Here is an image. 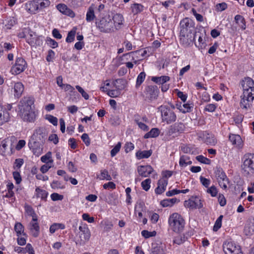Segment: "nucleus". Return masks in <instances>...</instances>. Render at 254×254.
<instances>
[{
    "instance_id": "22",
    "label": "nucleus",
    "mask_w": 254,
    "mask_h": 254,
    "mask_svg": "<svg viewBox=\"0 0 254 254\" xmlns=\"http://www.w3.org/2000/svg\"><path fill=\"white\" fill-rule=\"evenodd\" d=\"M121 80H116L113 81V84L114 85V87L116 88L115 89L109 90L107 92V94L112 98H116L119 97L121 95V88L119 86H117L116 83H118L119 82H121Z\"/></svg>"
},
{
    "instance_id": "2",
    "label": "nucleus",
    "mask_w": 254,
    "mask_h": 254,
    "mask_svg": "<svg viewBox=\"0 0 254 254\" xmlns=\"http://www.w3.org/2000/svg\"><path fill=\"white\" fill-rule=\"evenodd\" d=\"M169 228L176 233H179L184 230L185 222L182 216L178 213L171 214L168 218Z\"/></svg>"
},
{
    "instance_id": "54",
    "label": "nucleus",
    "mask_w": 254,
    "mask_h": 254,
    "mask_svg": "<svg viewBox=\"0 0 254 254\" xmlns=\"http://www.w3.org/2000/svg\"><path fill=\"white\" fill-rule=\"evenodd\" d=\"M195 158L198 162L204 164L209 165L211 163V160L209 159L202 155L197 156Z\"/></svg>"
},
{
    "instance_id": "30",
    "label": "nucleus",
    "mask_w": 254,
    "mask_h": 254,
    "mask_svg": "<svg viewBox=\"0 0 254 254\" xmlns=\"http://www.w3.org/2000/svg\"><path fill=\"white\" fill-rule=\"evenodd\" d=\"M113 20L116 29L120 28L121 25L123 24L124 21L123 16L119 13L115 14L113 17Z\"/></svg>"
},
{
    "instance_id": "37",
    "label": "nucleus",
    "mask_w": 254,
    "mask_h": 254,
    "mask_svg": "<svg viewBox=\"0 0 254 254\" xmlns=\"http://www.w3.org/2000/svg\"><path fill=\"white\" fill-rule=\"evenodd\" d=\"M177 199L176 198L165 199L161 201L160 204L164 207H171L177 202Z\"/></svg>"
},
{
    "instance_id": "7",
    "label": "nucleus",
    "mask_w": 254,
    "mask_h": 254,
    "mask_svg": "<svg viewBox=\"0 0 254 254\" xmlns=\"http://www.w3.org/2000/svg\"><path fill=\"white\" fill-rule=\"evenodd\" d=\"M223 250L225 254H243L241 247L233 242H225Z\"/></svg>"
},
{
    "instance_id": "53",
    "label": "nucleus",
    "mask_w": 254,
    "mask_h": 254,
    "mask_svg": "<svg viewBox=\"0 0 254 254\" xmlns=\"http://www.w3.org/2000/svg\"><path fill=\"white\" fill-rule=\"evenodd\" d=\"M51 186L53 189H64L65 188V186L61 182L58 181H53L51 183Z\"/></svg>"
},
{
    "instance_id": "50",
    "label": "nucleus",
    "mask_w": 254,
    "mask_h": 254,
    "mask_svg": "<svg viewBox=\"0 0 254 254\" xmlns=\"http://www.w3.org/2000/svg\"><path fill=\"white\" fill-rule=\"evenodd\" d=\"M151 181L150 179H146L141 182V187L145 191H148L150 188Z\"/></svg>"
},
{
    "instance_id": "58",
    "label": "nucleus",
    "mask_w": 254,
    "mask_h": 254,
    "mask_svg": "<svg viewBox=\"0 0 254 254\" xmlns=\"http://www.w3.org/2000/svg\"><path fill=\"white\" fill-rule=\"evenodd\" d=\"M121 148V143L118 142L116 145L111 150V155L112 157H114L120 150Z\"/></svg>"
},
{
    "instance_id": "44",
    "label": "nucleus",
    "mask_w": 254,
    "mask_h": 254,
    "mask_svg": "<svg viewBox=\"0 0 254 254\" xmlns=\"http://www.w3.org/2000/svg\"><path fill=\"white\" fill-rule=\"evenodd\" d=\"M160 133V130L157 128H153L150 131L146 133L144 137L145 138H148L150 137H156L159 135Z\"/></svg>"
},
{
    "instance_id": "49",
    "label": "nucleus",
    "mask_w": 254,
    "mask_h": 254,
    "mask_svg": "<svg viewBox=\"0 0 254 254\" xmlns=\"http://www.w3.org/2000/svg\"><path fill=\"white\" fill-rule=\"evenodd\" d=\"M25 208L27 214L29 216H31L32 219L37 218V216L32 207L29 205H27Z\"/></svg>"
},
{
    "instance_id": "29",
    "label": "nucleus",
    "mask_w": 254,
    "mask_h": 254,
    "mask_svg": "<svg viewBox=\"0 0 254 254\" xmlns=\"http://www.w3.org/2000/svg\"><path fill=\"white\" fill-rule=\"evenodd\" d=\"M13 89L14 96L19 98L21 96L24 88L22 83L17 82L15 83Z\"/></svg>"
},
{
    "instance_id": "19",
    "label": "nucleus",
    "mask_w": 254,
    "mask_h": 254,
    "mask_svg": "<svg viewBox=\"0 0 254 254\" xmlns=\"http://www.w3.org/2000/svg\"><path fill=\"white\" fill-rule=\"evenodd\" d=\"M38 7L36 5V0H32L28 1L25 3L26 10L31 14H35L38 13Z\"/></svg>"
},
{
    "instance_id": "10",
    "label": "nucleus",
    "mask_w": 254,
    "mask_h": 254,
    "mask_svg": "<svg viewBox=\"0 0 254 254\" xmlns=\"http://www.w3.org/2000/svg\"><path fill=\"white\" fill-rule=\"evenodd\" d=\"M215 175L220 187L226 190L229 181L224 171L221 168H217L215 171Z\"/></svg>"
},
{
    "instance_id": "60",
    "label": "nucleus",
    "mask_w": 254,
    "mask_h": 254,
    "mask_svg": "<svg viewBox=\"0 0 254 254\" xmlns=\"http://www.w3.org/2000/svg\"><path fill=\"white\" fill-rule=\"evenodd\" d=\"M24 163V160L23 159L21 158H18L16 159L15 160L14 165H13V168L14 169H19L20 168V167L22 166V165Z\"/></svg>"
},
{
    "instance_id": "45",
    "label": "nucleus",
    "mask_w": 254,
    "mask_h": 254,
    "mask_svg": "<svg viewBox=\"0 0 254 254\" xmlns=\"http://www.w3.org/2000/svg\"><path fill=\"white\" fill-rule=\"evenodd\" d=\"M64 228L65 225L64 224L55 223L50 226L49 231L51 234H53L59 229L63 230Z\"/></svg>"
},
{
    "instance_id": "3",
    "label": "nucleus",
    "mask_w": 254,
    "mask_h": 254,
    "mask_svg": "<svg viewBox=\"0 0 254 254\" xmlns=\"http://www.w3.org/2000/svg\"><path fill=\"white\" fill-rule=\"evenodd\" d=\"M243 170L248 174H254V153H246L242 158Z\"/></svg>"
},
{
    "instance_id": "40",
    "label": "nucleus",
    "mask_w": 254,
    "mask_h": 254,
    "mask_svg": "<svg viewBox=\"0 0 254 254\" xmlns=\"http://www.w3.org/2000/svg\"><path fill=\"white\" fill-rule=\"evenodd\" d=\"M9 143L10 141L8 139L3 140L1 142L0 144V153L2 156L5 155Z\"/></svg>"
},
{
    "instance_id": "48",
    "label": "nucleus",
    "mask_w": 254,
    "mask_h": 254,
    "mask_svg": "<svg viewBox=\"0 0 254 254\" xmlns=\"http://www.w3.org/2000/svg\"><path fill=\"white\" fill-rule=\"evenodd\" d=\"M27 42L31 45L30 41L34 42L37 36L33 32L28 31L27 35H25Z\"/></svg>"
},
{
    "instance_id": "1",
    "label": "nucleus",
    "mask_w": 254,
    "mask_h": 254,
    "mask_svg": "<svg viewBox=\"0 0 254 254\" xmlns=\"http://www.w3.org/2000/svg\"><path fill=\"white\" fill-rule=\"evenodd\" d=\"M35 100L31 96L22 98L18 105V115L24 121L32 122L36 118Z\"/></svg>"
},
{
    "instance_id": "34",
    "label": "nucleus",
    "mask_w": 254,
    "mask_h": 254,
    "mask_svg": "<svg viewBox=\"0 0 254 254\" xmlns=\"http://www.w3.org/2000/svg\"><path fill=\"white\" fill-rule=\"evenodd\" d=\"M48 194V193L46 190L38 187L36 188L35 195L37 198H40L41 199L45 200L47 197Z\"/></svg>"
},
{
    "instance_id": "25",
    "label": "nucleus",
    "mask_w": 254,
    "mask_h": 254,
    "mask_svg": "<svg viewBox=\"0 0 254 254\" xmlns=\"http://www.w3.org/2000/svg\"><path fill=\"white\" fill-rule=\"evenodd\" d=\"M15 251L18 253L26 254L28 253L29 254H35L34 250L30 244H27L25 248L16 247L15 248Z\"/></svg>"
},
{
    "instance_id": "21",
    "label": "nucleus",
    "mask_w": 254,
    "mask_h": 254,
    "mask_svg": "<svg viewBox=\"0 0 254 254\" xmlns=\"http://www.w3.org/2000/svg\"><path fill=\"white\" fill-rule=\"evenodd\" d=\"M10 116L8 111L0 105V126L9 122Z\"/></svg>"
},
{
    "instance_id": "23",
    "label": "nucleus",
    "mask_w": 254,
    "mask_h": 254,
    "mask_svg": "<svg viewBox=\"0 0 254 254\" xmlns=\"http://www.w3.org/2000/svg\"><path fill=\"white\" fill-rule=\"evenodd\" d=\"M176 108L182 113H186L190 112L193 108V104L184 103L183 105L181 103H177L176 104Z\"/></svg>"
},
{
    "instance_id": "4",
    "label": "nucleus",
    "mask_w": 254,
    "mask_h": 254,
    "mask_svg": "<svg viewBox=\"0 0 254 254\" xmlns=\"http://www.w3.org/2000/svg\"><path fill=\"white\" fill-rule=\"evenodd\" d=\"M159 109L161 113L162 122L170 124L176 121L177 116L172 110L165 106H161Z\"/></svg>"
},
{
    "instance_id": "63",
    "label": "nucleus",
    "mask_w": 254,
    "mask_h": 254,
    "mask_svg": "<svg viewBox=\"0 0 254 254\" xmlns=\"http://www.w3.org/2000/svg\"><path fill=\"white\" fill-rule=\"evenodd\" d=\"M51 198L53 201L62 200L64 198V196L58 193H53L51 195Z\"/></svg>"
},
{
    "instance_id": "16",
    "label": "nucleus",
    "mask_w": 254,
    "mask_h": 254,
    "mask_svg": "<svg viewBox=\"0 0 254 254\" xmlns=\"http://www.w3.org/2000/svg\"><path fill=\"white\" fill-rule=\"evenodd\" d=\"M28 229L31 235L34 237H37L40 233V226L37 222V218L32 219L31 221L29 223Z\"/></svg>"
},
{
    "instance_id": "31",
    "label": "nucleus",
    "mask_w": 254,
    "mask_h": 254,
    "mask_svg": "<svg viewBox=\"0 0 254 254\" xmlns=\"http://www.w3.org/2000/svg\"><path fill=\"white\" fill-rule=\"evenodd\" d=\"M36 5L38 7V12L42 10L43 9L48 7L51 2L49 0H36Z\"/></svg>"
},
{
    "instance_id": "15",
    "label": "nucleus",
    "mask_w": 254,
    "mask_h": 254,
    "mask_svg": "<svg viewBox=\"0 0 254 254\" xmlns=\"http://www.w3.org/2000/svg\"><path fill=\"white\" fill-rule=\"evenodd\" d=\"M185 126L184 124L182 123H176L169 127L168 134L169 135H177L182 133L185 130Z\"/></svg>"
},
{
    "instance_id": "35",
    "label": "nucleus",
    "mask_w": 254,
    "mask_h": 254,
    "mask_svg": "<svg viewBox=\"0 0 254 254\" xmlns=\"http://www.w3.org/2000/svg\"><path fill=\"white\" fill-rule=\"evenodd\" d=\"M96 16L94 13V8L93 5L90 6L88 10L86 15V20L87 22H91L95 18Z\"/></svg>"
},
{
    "instance_id": "32",
    "label": "nucleus",
    "mask_w": 254,
    "mask_h": 254,
    "mask_svg": "<svg viewBox=\"0 0 254 254\" xmlns=\"http://www.w3.org/2000/svg\"><path fill=\"white\" fill-rule=\"evenodd\" d=\"M192 164L190 157L187 155H184L180 157L179 161V165L181 167L185 168L188 165Z\"/></svg>"
},
{
    "instance_id": "28",
    "label": "nucleus",
    "mask_w": 254,
    "mask_h": 254,
    "mask_svg": "<svg viewBox=\"0 0 254 254\" xmlns=\"http://www.w3.org/2000/svg\"><path fill=\"white\" fill-rule=\"evenodd\" d=\"M152 154V151L149 150H138L135 153V156L138 160L144 158H148Z\"/></svg>"
},
{
    "instance_id": "42",
    "label": "nucleus",
    "mask_w": 254,
    "mask_h": 254,
    "mask_svg": "<svg viewBox=\"0 0 254 254\" xmlns=\"http://www.w3.org/2000/svg\"><path fill=\"white\" fill-rule=\"evenodd\" d=\"M144 6L139 3H133L131 5L132 12L134 14H137L143 10Z\"/></svg>"
},
{
    "instance_id": "17",
    "label": "nucleus",
    "mask_w": 254,
    "mask_h": 254,
    "mask_svg": "<svg viewBox=\"0 0 254 254\" xmlns=\"http://www.w3.org/2000/svg\"><path fill=\"white\" fill-rule=\"evenodd\" d=\"M137 172L139 176L143 177H147L154 170L150 165H140L137 167Z\"/></svg>"
},
{
    "instance_id": "33",
    "label": "nucleus",
    "mask_w": 254,
    "mask_h": 254,
    "mask_svg": "<svg viewBox=\"0 0 254 254\" xmlns=\"http://www.w3.org/2000/svg\"><path fill=\"white\" fill-rule=\"evenodd\" d=\"M134 54V52H130L127 54H125L123 55V57H126L127 60L130 59L131 58V62H127L126 63V66L128 68H132L133 67L134 64H136L137 61L134 60V58L132 56V55Z\"/></svg>"
},
{
    "instance_id": "14",
    "label": "nucleus",
    "mask_w": 254,
    "mask_h": 254,
    "mask_svg": "<svg viewBox=\"0 0 254 254\" xmlns=\"http://www.w3.org/2000/svg\"><path fill=\"white\" fill-rule=\"evenodd\" d=\"M46 130L43 128L39 127L34 131L31 139L35 143L43 141L46 138Z\"/></svg>"
},
{
    "instance_id": "24",
    "label": "nucleus",
    "mask_w": 254,
    "mask_h": 254,
    "mask_svg": "<svg viewBox=\"0 0 254 254\" xmlns=\"http://www.w3.org/2000/svg\"><path fill=\"white\" fill-rule=\"evenodd\" d=\"M229 140L232 144L237 147H242L243 140L239 135L232 134L229 135Z\"/></svg>"
},
{
    "instance_id": "52",
    "label": "nucleus",
    "mask_w": 254,
    "mask_h": 254,
    "mask_svg": "<svg viewBox=\"0 0 254 254\" xmlns=\"http://www.w3.org/2000/svg\"><path fill=\"white\" fill-rule=\"evenodd\" d=\"M222 218L223 215H220L216 220L213 228L214 231L216 232L221 228Z\"/></svg>"
},
{
    "instance_id": "38",
    "label": "nucleus",
    "mask_w": 254,
    "mask_h": 254,
    "mask_svg": "<svg viewBox=\"0 0 254 254\" xmlns=\"http://www.w3.org/2000/svg\"><path fill=\"white\" fill-rule=\"evenodd\" d=\"M14 230L15 231L17 237H19L22 235L24 236H26V234L24 233V228L22 224L20 222H17L14 225Z\"/></svg>"
},
{
    "instance_id": "46",
    "label": "nucleus",
    "mask_w": 254,
    "mask_h": 254,
    "mask_svg": "<svg viewBox=\"0 0 254 254\" xmlns=\"http://www.w3.org/2000/svg\"><path fill=\"white\" fill-rule=\"evenodd\" d=\"M97 177L101 180H106L110 181L112 180V177L109 174L108 171L105 169L101 170L100 175H97Z\"/></svg>"
},
{
    "instance_id": "57",
    "label": "nucleus",
    "mask_w": 254,
    "mask_h": 254,
    "mask_svg": "<svg viewBox=\"0 0 254 254\" xmlns=\"http://www.w3.org/2000/svg\"><path fill=\"white\" fill-rule=\"evenodd\" d=\"M45 119L54 126H57L58 125V119L56 117L51 115H47Z\"/></svg>"
},
{
    "instance_id": "11",
    "label": "nucleus",
    "mask_w": 254,
    "mask_h": 254,
    "mask_svg": "<svg viewBox=\"0 0 254 254\" xmlns=\"http://www.w3.org/2000/svg\"><path fill=\"white\" fill-rule=\"evenodd\" d=\"M241 100L240 102V108L245 111L250 110L253 105L254 100V95H251L250 94H242L241 95Z\"/></svg>"
},
{
    "instance_id": "36",
    "label": "nucleus",
    "mask_w": 254,
    "mask_h": 254,
    "mask_svg": "<svg viewBox=\"0 0 254 254\" xmlns=\"http://www.w3.org/2000/svg\"><path fill=\"white\" fill-rule=\"evenodd\" d=\"M235 21L236 23L243 29L245 30L246 28V25L245 18L241 15H236L235 16Z\"/></svg>"
},
{
    "instance_id": "27",
    "label": "nucleus",
    "mask_w": 254,
    "mask_h": 254,
    "mask_svg": "<svg viewBox=\"0 0 254 254\" xmlns=\"http://www.w3.org/2000/svg\"><path fill=\"white\" fill-rule=\"evenodd\" d=\"M146 92L150 98L152 99L156 98L159 92L157 87L154 85H150L146 88Z\"/></svg>"
},
{
    "instance_id": "39",
    "label": "nucleus",
    "mask_w": 254,
    "mask_h": 254,
    "mask_svg": "<svg viewBox=\"0 0 254 254\" xmlns=\"http://www.w3.org/2000/svg\"><path fill=\"white\" fill-rule=\"evenodd\" d=\"M170 80V77L168 76H161L160 77H152V80L159 84H163Z\"/></svg>"
},
{
    "instance_id": "8",
    "label": "nucleus",
    "mask_w": 254,
    "mask_h": 254,
    "mask_svg": "<svg viewBox=\"0 0 254 254\" xmlns=\"http://www.w3.org/2000/svg\"><path fill=\"white\" fill-rule=\"evenodd\" d=\"M180 37V43L185 47H188L192 44L194 39L192 31H187L185 29L181 30Z\"/></svg>"
},
{
    "instance_id": "62",
    "label": "nucleus",
    "mask_w": 254,
    "mask_h": 254,
    "mask_svg": "<svg viewBox=\"0 0 254 254\" xmlns=\"http://www.w3.org/2000/svg\"><path fill=\"white\" fill-rule=\"evenodd\" d=\"M31 43V46L33 47L39 46L42 45L43 41L40 37H37L36 39L33 42V41L30 42Z\"/></svg>"
},
{
    "instance_id": "12",
    "label": "nucleus",
    "mask_w": 254,
    "mask_h": 254,
    "mask_svg": "<svg viewBox=\"0 0 254 254\" xmlns=\"http://www.w3.org/2000/svg\"><path fill=\"white\" fill-rule=\"evenodd\" d=\"M27 65V63L23 58L18 57L16 59L15 64L11 68V72L15 75L20 74L24 71Z\"/></svg>"
},
{
    "instance_id": "20",
    "label": "nucleus",
    "mask_w": 254,
    "mask_h": 254,
    "mask_svg": "<svg viewBox=\"0 0 254 254\" xmlns=\"http://www.w3.org/2000/svg\"><path fill=\"white\" fill-rule=\"evenodd\" d=\"M168 185V180L167 179H160L157 183V187L155 190V192L157 194L163 193L166 190Z\"/></svg>"
},
{
    "instance_id": "51",
    "label": "nucleus",
    "mask_w": 254,
    "mask_h": 254,
    "mask_svg": "<svg viewBox=\"0 0 254 254\" xmlns=\"http://www.w3.org/2000/svg\"><path fill=\"white\" fill-rule=\"evenodd\" d=\"M141 235L145 239L154 237L156 235V232L155 231L149 232L147 230H143L141 231Z\"/></svg>"
},
{
    "instance_id": "64",
    "label": "nucleus",
    "mask_w": 254,
    "mask_h": 254,
    "mask_svg": "<svg viewBox=\"0 0 254 254\" xmlns=\"http://www.w3.org/2000/svg\"><path fill=\"white\" fill-rule=\"evenodd\" d=\"M103 188L106 190H114L116 189V184L112 182H109L103 185Z\"/></svg>"
},
{
    "instance_id": "47",
    "label": "nucleus",
    "mask_w": 254,
    "mask_h": 254,
    "mask_svg": "<svg viewBox=\"0 0 254 254\" xmlns=\"http://www.w3.org/2000/svg\"><path fill=\"white\" fill-rule=\"evenodd\" d=\"M76 28L74 27L70 32H68L67 37L66 38V42L67 43H71L74 40V37L76 33Z\"/></svg>"
},
{
    "instance_id": "41",
    "label": "nucleus",
    "mask_w": 254,
    "mask_h": 254,
    "mask_svg": "<svg viewBox=\"0 0 254 254\" xmlns=\"http://www.w3.org/2000/svg\"><path fill=\"white\" fill-rule=\"evenodd\" d=\"M181 25V30H183L184 29L187 30V31H192V27L190 26V24L189 22V19L186 18L183 19L180 22Z\"/></svg>"
},
{
    "instance_id": "26",
    "label": "nucleus",
    "mask_w": 254,
    "mask_h": 254,
    "mask_svg": "<svg viewBox=\"0 0 254 254\" xmlns=\"http://www.w3.org/2000/svg\"><path fill=\"white\" fill-rule=\"evenodd\" d=\"M204 142L208 145L213 146L217 143V139L214 135L210 133L203 134Z\"/></svg>"
},
{
    "instance_id": "61",
    "label": "nucleus",
    "mask_w": 254,
    "mask_h": 254,
    "mask_svg": "<svg viewBox=\"0 0 254 254\" xmlns=\"http://www.w3.org/2000/svg\"><path fill=\"white\" fill-rule=\"evenodd\" d=\"M75 88L78 91L81 93L82 96L85 99L88 100L89 99L88 94L83 90V89L79 85H76Z\"/></svg>"
},
{
    "instance_id": "13",
    "label": "nucleus",
    "mask_w": 254,
    "mask_h": 254,
    "mask_svg": "<svg viewBox=\"0 0 254 254\" xmlns=\"http://www.w3.org/2000/svg\"><path fill=\"white\" fill-rule=\"evenodd\" d=\"M184 206L187 208L193 209L202 208L203 204L199 197H194L185 201Z\"/></svg>"
},
{
    "instance_id": "18",
    "label": "nucleus",
    "mask_w": 254,
    "mask_h": 254,
    "mask_svg": "<svg viewBox=\"0 0 254 254\" xmlns=\"http://www.w3.org/2000/svg\"><path fill=\"white\" fill-rule=\"evenodd\" d=\"M57 8L59 11L63 14L66 15L70 17H74L75 16L74 12L71 9L68 8L65 4H58L57 5Z\"/></svg>"
},
{
    "instance_id": "6",
    "label": "nucleus",
    "mask_w": 254,
    "mask_h": 254,
    "mask_svg": "<svg viewBox=\"0 0 254 254\" xmlns=\"http://www.w3.org/2000/svg\"><path fill=\"white\" fill-rule=\"evenodd\" d=\"M96 25L101 32L104 33L110 32L113 29L112 22L109 15L102 18L99 21H96Z\"/></svg>"
},
{
    "instance_id": "43",
    "label": "nucleus",
    "mask_w": 254,
    "mask_h": 254,
    "mask_svg": "<svg viewBox=\"0 0 254 254\" xmlns=\"http://www.w3.org/2000/svg\"><path fill=\"white\" fill-rule=\"evenodd\" d=\"M41 161L46 164L49 163L52 165L53 163V160L52 157V152L49 151L45 155L42 156L41 157Z\"/></svg>"
},
{
    "instance_id": "59",
    "label": "nucleus",
    "mask_w": 254,
    "mask_h": 254,
    "mask_svg": "<svg viewBox=\"0 0 254 254\" xmlns=\"http://www.w3.org/2000/svg\"><path fill=\"white\" fill-rule=\"evenodd\" d=\"M207 192L209 193L212 197H215L218 193V190L214 186H212L207 189Z\"/></svg>"
},
{
    "instance_id": "9",
    "label": "nucleus",
    "mask_w": 254,
    "mask_h": 254,
    "mask_svg": "<svg viewBox=\"0 0 254 254\" xmlns=\"http://www.w3.org/2000/svg\"><path fill=\"white\" fill-rule=\"evenodd\" d=\"M241 85L243 89V94L254 95V81L250 77L244 78L241 81Z\"/></svg>"
},
{
    "instance_id": "56",
    "label": "nucleus",
    "mask_w": 254,
    "mask_h": 254,
    "mask_svg": "<svg viewBox=\"0 0 254 254\" xmlns=\"http://www.w3.org/2000/svg\"><path fill=\"white\" fill-rule=\"evenodd\" d=\"M164 249L160 246L154 247L152 248L150 254H164Z\"/></svg>"
},
{
    "instance_id": "5",
    "label": "nucleus",
    "mask_w": 254,
    "mask_h": 254,
    "mask_svg": "<svg viewBox=\"0 0 254 254\" xmlns=\"http://www.w3.org/2000/svg\"><path fill=\"white\" fill-rule=\"evenodd\" d=\"M79 232L78 233L79 238L76 240V244L80 245H84L88 242L91 237V233L86 224L79 227Z\"/></svg>"
},
{
    "instance_id": "55",
    "label": "nucleus",
    "mask_w": 254,
    "mask_h": 254,
    "mask_svg": "<svg viewBox=\"0 0 254 254\" xmlns=\"http://www.w3.org/2000/svg\"><path fill=\"white\" fill-rule=\"evenodd\" d=\"M146 74L145 72H140L139 75H138L136 79V86H140L141 83L143 82L144 80Z\"/></svg>"
}]
</instances>
